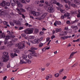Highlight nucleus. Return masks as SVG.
Instances as JSON below:
<instances>
[{
  "label": "nucleus",
  "instance_id": "a878e982",
  "mask_svg": "<svg viewBox=\"0 0 80 80\" xmlns=\"http://www.w3.org/2000/svg\"><path fill=\"white\" fill-rule=\"evenodd\" d=\"M58 10H60V12H61V13H65V10H63L62 9H59V8H58Z\"/></svg>",
  "mask_w": 80,
  "mask_h": 80
},
{
  "label": "nucleus",
  "instance_id": "412c9836",
  "mask_svg": "<svg viewBox=\"0 0 80 80\" xmlns=\"http://www.w3.org/2000/svg\"><path fill=\"white\" fill-rule=\"evenodd\" d=\"M74 2L76 4H77L78 5H80V1H79L78 0H74Z\"/></svg>",
  "mask_w": 80,
  "mask_h": 80
},
{
  "label": "nucleus",
  "instance_id": "e433bc0d",
  "mask_svg": "<svg viewBox=\"0 0 80 80\" xmlns=\"http://www.w3.org/2000/svg\"><path fill=\"white\" fill-rule=\"evenodd\" d=\"M7 33H8V35L9 36H13L11 35V32H10L9 31H7Z\"/></svg>",
  "mask_w": 80,
  "mask_h": 80
},
{
  "label": "nucleus",
  "instance_id": "f257e3e1",
  "mask_svg": "<svg viewBox=\"0 0 80 80\" xmlns=\"http://www.w3.org/2000/svg\"><path fill=\"white\" fill-rule=\"evenodd\" d=\"M45 3L47 5V7H45L46 10H47V12L49 13H53L55 11V9L53 7V5L48 3V2H46Z\"/></svg>",
  "mask_w": 80,
  "mask_h": 80
},
{
  "label": "nucleus",
  "instance_id": "6e6552de",
  "mask_svg": "<svg viewBox=\"0 0 80 80\" xmlns=\"http://www.w3.org/2000/svg\"><path fill=\"white\" fill-rule=\"evenodd\" d=\"M31 13L35 17H38L40 15V12H37L35 11H31Z\"/></svg>",
  "mask_w": 80,
  "mask_h": 80
},
{
  "label": "nucleus",
  "instance_id": "2eb2a0df",
  "mask_svg": "<svg viewBox=\"0 0 80 80\" xmlns=\"http://www.w3.org/2000/svg\"><path fill=\"white\" fill-rule=\"evenodd\" d=\"M31 50H28L29 52H32V53L33 52L32 51H33L34 50H38V48H34L32 47L31 48Z\"/></svg>",
  "mask_w": 80,
  "mask_h": 80
},
{
  "label": "nucleus",
  "instance_id": "c03bdc74",
  "mask_svg": "<svg viewBox=\"0 0 80 80\" xmlns=\"http://www.w3.org/2000/svg\"><path fill=\"white\" fill-rule=\"evenodd\" d=\"M55 77H59V73H57L55 75Z\"/></svg>",
  "mask_w": 80,
  "mask_h": 80
},
{
  "label": "nucleus",
  "instance_id": "c9c22d12",
  "mask_svg": "<svg viewBox=\"0 0 80 80\" xmlns=\"http://www.w3.org/2000/svg\"><path fill=\"white\" fill-rule=\"evenodd\" d=\"M26 62L27 63H28L29 64H30V63H31V61L29 60H26Z\"/></svg>",
  "mask_w": 80,
  "mask_h": 80
},
{
  "label": "nucleus",
  "instance_id": "864d4df0",
  "mask_svg": "<svg viewBox=\"0 0 80 80\" xmlns=\"http://www.w3.org/2000/svg\"><path fill=\"white\" fill-rule=\"evenodd\" d=\"M11 57H12V58H13V57H14V54H13V53H12L11 54Z\"/></svg>",
  "mask_w": 80,
  "mask_h": 80
},
{
  "label": "nucleus",
  "instance_id": "3c124183",
  "mask_svg": "<svg viewBox=\"0 0 80 80\" xmlns=\"http://www.w3.org/2000/svg\"><path fill=\"white\" fill-rule=\"evenodd\" d=\"M42 52H45V50H46V49L45 48H44L42 49Z\"/></svg>",
  "mask_w": 80,
  "mask_h": 80
},
{
  "label": "nucleus",
  "instance_id": "69168bd1",
  "mask_svg": "<svg viewBox=\"0 0 80 80\" xmlns=\"http://www.w3.org/2000/svg\"><path fill=\"white\" fill-rule=\"evenodd\" d=\"M10 64H9L8 65H7V68H10Z\"/></svg>",
  "mask_w": 80,
  "mask_h": 80
},
{
  "label": "nucleus",
  "instance_id": "0e129e2a",
  "mask_svg": "<svg viewBox=\"0 0 80 80\" xmlns=\"http://www.w3.org/2000/svg\"><path fill=\"white\" fill-rule=\"evenodd\" d=\"M50 40V38H46V40L47 41V42H48V41H49Z\"/></svg>",
  "mask_w": 80,
  "mask_h": 80
},
{
  "label": "nucleus",
  "instance_id": "72a5a7b5",
  "mask_svg": "<svg viewBox=\"0 0 80 80\" xmlns=\"http://www.w3.org/2000/svg\"><path fill=\"white\" fill-rule=\"evenodd\" d=\"M35 33H38L39 32V30L37 29H35L34 32Z\"/></svg>",
  "mask_w": 80,
  "mask_h": 80
},
{
  "label": "nucleus",
  "instance_id": "39448f33",
  "mask_svg": "<svg viewBox=\"0 0 80 80\" xmlns=\"http://www.w3.org/2000/svg\"><path fill=\"white\" fill-rule=\"evenodd\" d=\"M33 28H28L25 30V32L27 34H31L33 32Z\"/></svg>",
  "mask_w": 80,
  "mask_h": 80
},
{
  "label": "nucleus",
  "instance_id": "de8ad7c7",
  "mask_svg": "<svg viewBox=\"0 0 80 80\" xmlns=\"http://www.w3.org/2000/svg\"><path fill=\"white\" fill-rule=\"evenodd\" d=\"M4 49H5V47H0V50H4Z\"/></svg>",
  "mask_w": 80,
  "mask_h": 80
},
{
  "label": "nucleus",
  "instance_id": "dca6fc26",
  "mask_svg": "<svg viewBox=\"0 0 80 80\" xmlns=\"http://www.w3.org/2000/svg\"><path fill=\"white\" fill-rule=\"evenodd\" d=\"M57 25H60L62 24V23L60 21H56L54 23V26H57Z\"/></svg>",
  "mask_w": 80,
  "mask_h": 80
},
{
  "label": "nucleus",
  "instance_id": "f8f14e48",
  "mask_svg": "<svg viewBox=\"0 0 80 80\" xmlns=\"http://www.w3.org/2000/svg\"><path fill=\"white\" fill-rule=\"evenodd\" d=\"M15 36L14 35H13V36H8L7 35L6 37L5 40H9L10 38H13L14 37H15Z\"/></svg>",
  "mask_w": 80,
  "mask_h": 80
},
{
  "label": "nucleus",
  "instance_id": "393cba45",
  "mask_svg": "<svg viewBox=\"0 0 80 80\" xmlns=\"http://www.w3.org/2000/svg\"><path fill=\"white\" fill-rule=\"evenodd\" d=\"M16 10L19 12H18V13H19V15H22V13L21 12V11H20V10L18 8H17L16 9Z\"/></svg>",
  "mask_w": 80,
  "mask_h": 80
},
{
  "label": "nucleus",
  "instance_id": "1a4fd4ad",
  "mask_svg": "<svg viewBox=\"0 0 80 80\" xmlns=\"http://www.w3.org/2000/svg\"><path fill=\"white\" fill-rule=\"evenodd\" d=\"M39 39H36L34 40L33 41H30L29 39H28V42H32V43H38V41Z\"/></svg>",
  "mask_w": 80,
  "mask_h": 80
},
{
  "label": "nucleus",
  "instance_id": "5701e85b",
  "mask_svg": "<svg viewBox=\"0 0 80 80\" xmlns=\"http://www.w3.org/2000/svg\"><path fill=\"white\" fill-rule=\"evenodd\" d=\"M64 29L65 30H68V31H69V33H71V32H72V30L71 29H68V27H65Z\"/></svg>",
  "mask_w": 80,
  "mask_h": 80
},
{
  "label": "nucleus",
  "instance_id": "bb28decb",
  "mask_svg": "<svg viewBox=\"0 0 80 80\" xmlns=\"http://www.w3.org/2000/svg\"><path fill=\"white\" fill-rule=\"evenodd\" d=\"M32 54L34 57H37V54L34 52H32Z\"/></svg>",
  "mask_w": 80,
  "mask_h": 80
},
{
  "label": "nucleus",
  "instance_id": "4d7b16f0",
  "mask_svg": "<svg viewBox=\"0 0 80 80\" xmlns=\"http://www.w3.org/2000/svg\"><path fill=\"white\" fill-rule=\"evenodd\" d=\"M9 23L12 26H14V23H13V22L11 23L10 22Z\"/></svg>",
  "mask_w": 80,
  "mask_h": 80
},
{
  "label": "nucleus",
  "instance_id": "58836bf2",
  "mask_svg": "<svg viewBox=\"0 0 80 80\" xmlns=\"http://www.w3.org/2000/svg\"><path fill=\"white\" fill-rule=\"evenodd\" d=\"M32 54H29L28 55L29 58H32Z\"/></svg>",
  "mask_w": 80,
  "mask_h": 80
},
{
  "label": "nucleus",
  "instance_id": "f704fd0d",
  "mask_svg": "<svg viewBox=\"0 0 80 80\" xmlns=\"http://www.w3.org/2000/svg\"><path fill=\"white\" fill-rule=\"evenodd\" d=\"M59 8H57V9L59 8V9H60V10H61V9L62 8H63V5H62V4H60L59 6Z\"/></svg>",
  "mask_w": 80,
  "mask_h": 80
},
{
  "label": "nucleus",
  "instance_id": "f03ea898",
  "mask_svg": "<svg viewBox=\"0 0 80 80\" xmlns=\"http://www.w3.org/2000/svg\"><path fill=\"white\" fill-rule=\"evenodd\" d=\"M10 2L12 6H15L16 4H17L19 8H22L23 7V5L18 0H16L15 2L14 0H11Z\"/></svg>",
  "mask_w": 80,
  "mask_h": 80
},
{
  "label": "nucleus",
  "instance_id": "6ab92c4d",
  "mask_svg": "<svg viewBox=\"0 0 80 80\" xmlns=\"http://www.w3.org/2000/svg\"><path fill=\"white\" fill-rule=\"evenodd\" d=\"M23 59H24V60H27V55L25 54H23L22 57Z\"/></svg>",
  "mask_w": 80,
  "mask_h": 80
},
{
  "label": "nucleus",
  "instance_id": "7ed1b4c3",
  "mask_svg": "<svg viewBox=\"0 0 80 80\" xmlns=\"http://www.w3.org/2000/svg\"><path fill=\"white\" fill-rule=\"evenodd\" d=\"M2 60L4 62H7L8 60V52H4L3 53V55L2 57Z\"/></svg>",
  "mask_w": 80,
  "mask_h": 80
},
{
  "label": "nucleus",
  "instance_id": "9b49d317",
  "mask_svg": "<svg viewBox=\"0 0 80 80\" xmlns=\"http://www.w3.org/2000/svg\"><path fill=\"white\" fill-rule=\"evenodd\" d=\"M67 33H68V32L67 31H64V32H61L59 36H63L64 35H66L67 34Z\"/></svg>",
  "mask_w": 80,
  "mask_h": 80
},
{
  "label": "nucleus",
  "instance_id": "2f4dec72",
  "mask_svg": "<svg viewBox=\"0 0 80 80\" xmlns=\"http://www.w3.org/2000/svg\"><path fill=\"white\" fill-rule=\"evenodd\" d=\"M13 50H14V52H15L19 53V50H18V49L17 48H14V49Z\"/></svg>",
  "mask_w": 80,
  "mask_h": 80
},
{
  "label": "nucleus",
  "instance_id": "4be33fe9",
  "mask_svg": "<svg viewBox=\"0 0 80 80\" xmlns=\"http://www.w3.org/2000/svg\"><path fill=\"white\" fill-rule=\"evenodd\" d=\"M50 2L52 4H56L57 3V1L55 0H52L50 1Z\"/></svg>",
  "mask_w": 80,
  "mask_h": 80
},
{
  "label": "nucleus",
  "instance_id": "a211bd4d",
  "mask_svg": "<svg viewBox=\"0 0 80 80\" xmlns=\"http://www.w3.org/2000/svg\"><path fill=\"white\" fill-rule=\"evenodd\" d=\"M5 1H2L0 4V6H1L2 7H5Z\"/></svg>",
  "mask_w": 80,
  "mask_h": 80
},
{
  "label": "nucleus",
  "instance_id": "423d86ee",
  "mask_svg": "<svg viewBox=\"0 0 80 80\" xmlns=\"http://www.w3.org/2000/svg\"><path fill=\"white\" fill-rule=\"evenodd\" d=\"M18 47V48L20 50H23L24 49V47H25V45H24V44H22V45L21 44L18 43L16 44V47Z\"/></svg>",
  "mask_w": 80,
  "mask_h": 80
},
{
  "label": "nucleus",
  "instance_id": "4468645a",
  "mask_svg": "<svg viewBox=\"0 0 80 80\" xmlns=\"http://www.w3.org/2000/svg\"><path fill=\"white\" fill-rule=\"evenodd\" d=\"M13 45V41H11L8 42L7 44V47H8L9 48L11 47Z\"/></svg>",
  "mask_w": 80,
  "mask_h": 80
},
{
  "label": "nucleus",
  "instance_id": "49530a36",
  "mask_svg": "<svg viewBox=\"0 0 80 80\" xmlns=\"http://www.w3.org/2000/svg\"><path fill=\"white\" fill-rule=\"evenodd\" d=\"M43 33H44V32H39V35H42L43 34Z\"/></svg>",
  "mask_w": 80,
  "mask_h": 80
},
{
  "label": "nucleus",
  "instance_id": "a18cd8bd",
  "mask_svg": "<svg viewBox=\"0 0 80 80\" xmlns=\"http://www.w3.org/2000/svg\"><path fill=\"white\" fill-rule=\"evenodd\" d=\"M6 5L7 6H10V3L8 2H7L6 3Z\"/></svg>",
  "mask_w": 80,
  "mask_h": 80
},
{
  "label": "nucleus",
  "instance_id": "473e14b6",
  "mask_svg": "<svg viewBox=\"0 0 80 80\" xmlns=\"http://www.w3.org/2000/svg\"><path fill=\"white\" fill-rule=\"evenodd\" d=\"M61 31V29L59 28H57L55 30V32L56 33H58V32H60Z\"/></svg>",
  "mask_w": 80,
  "mask_h": 80
},
{
  "label": "nucleus",
  "instance_id": "c85d7f7f",
  "mask_svg": "<svg viewBox=\"0 0 80 80\" xmlns=\"http://www.w3.org/2000/svg\"><path fill=\"white\" fill-rule=\"evenodd\" d=\"M4 25H6L7 27H10V25H9L8 24H7L8 22H7L6 21H4L3 22Z\"/></svg>",
  "mask_w": 80,
  "mask_h": 80
},
{
  "label": "nucleus",
  "instance_id": "bf43d9fd",
  "mask_svg": "<svg viewBox=\"0 0 80 80\" xmlns=\"http://www.w3.org/2000/svg\"><path fill=\"white\" fill-rule=\"evenodd\" d=\"M40 3H44V2H45V1H44V0H41L40 1Z\"/></svg>",
  "mask_w": 80,
  "mask_h": 80
},
{
  "label": "nucleus",
  "instance_id": "774afa93",
  "mask_svg": "<svg viewBox=\"0 0 80 80\" xmlns=\"http://www.w3.org/2000/svg\"><path fill=\"white\" fill-rule=\"evenodd\" d=\"M39 5L40 7H43V4L41 3L39 4Z\"/></svg>",
  "mask_w": 80,
  "mask_h": 80
},
{
  "label": "nucleus",
  "instance_id": "e2e57ef3",
  "mask_svg": "<svg viewBox=\"0 0 80 80\" xmlns=\"http://www.w3.org/2000/svg\"><path fill=\"white\" fill-rule=\"evenodd\" d=\"M47 29H45V28H42V30L43 31V32H44V31H45V30H46Z\"/></svg>",
  "mask_w": 80,
  "mask_h": 80
},
{
  "label": "nucleus",
  "instance_id": "ea45409f",
  "mask_svg": "<svg viewBox=\"0 0 80 80\" xmlns=\"http://www.w3.org/2000/svg\"><path fill=\"white\" fill-rule=\"evenodd\" d=\"M29 38L30 39H33L35 38V37L33 36H30Z\"/></svg>",
  "mask_w": 80,
  "mask_h": 80
},
{
  "label": "nucleus",
  "instance_id": "c756f323",
  "mask_svg": "<svg viewBox=\"0 0 80 80\" xmlns=\"http://www.w3.org/2000/svg\"><path fill=\"white\" fill-rule=\"evenodd\" d=\"M20 63L21 64H23V63H27V62L24 61L23 60H20Z\"/></svg>",
  "mask_w": 80,
  "mask_h": 80
},
{
  "label": "nucleus",
  "instance_id": "79ce46f5",
  "mask_svg": "<svg viewBox=\"0 0 80 80\" xmlns=\"http://www.w3.org/2000/svg\"><path fill=\"white\" fill-rule=\"evenodd\" d=\"M20 10H21V12H26V11L25 10L22 8H21Z\"/></svg>",
  "mask_w": 80,
  "mask_h": 80
},
{
  "label": "nucleus",
  "instance_id": "603ef678",
  "mask_svg": "<svg viewBox=\"0 0 80 80\" xmlns=\"http://www.w3.org/2000/svg\"><path fill=\"white\" fill-rule=\"evenodd\" d=\"M23 27H21L19 28L18 30H21L23 29Z\"/></svg>",
  "mask_w": 80,
  "mask_h": 80
},
{
  "label": "nucleus",
  "instance_id": "20e7f679",
  "mask_svg": "<svg viewBox=\"0 0 80 80\" xmlns=\"http://www.w3.org/2000/svg\"><path fill=\"white\" fill-rule=\"evenodd\" d=\"M64 2H65L66 3H68L69 6H72L73 7L75 8L77 7V6L74 3H72L71 2L69 1L68 0H64Z\"/></svg>",
  "mask_w": 80,
  "mask_h": 80
},
{
  "label": "nucleus",
  "instance_id": "37998d69",
  "mask_svg": "<svg viewBox=\"0 0 80 80\" xmlns=\"http://www.w3.org/2000/svg\"><path fill=\"white\" fill-rule=\"evenodd\" d=\"M63 70H64V69H62L60 70V71H59V73H60V74H61L62 73V72L63 71Z\"/></svg>",
  "mask_w": 80,
  "mask_h": 80
},
{
  "label": "nucleus",
  "instance_id": "0eeeda50",
  "mask_svg": "<svg viewBox=\"0 0 80 80\" xmlns=\"http://www.w3.org/2000/svg\"><path fill=\"white\" fill-rule=\"evenodd\" d=\"M48 15V13H45L42 14L40 17H37L36 18V19L37 20H42V19H43L45 18V16H47Z\"/></svg>",
  "mask_w": 80,
  "mask_h": 80
},
{
  "label": "nucleus",
  "instance_id": "9d476101",
  "mask_svg": "<svg viewBox=\"0 0 80 80\" xmlns=\"http://www.w3.org/2000/svg\"><path fill=\"white\" fill-rule=\"evenodd\" d=\"M13 22L15 23L16 25H19V26H20V25H22V23L20 21H18V22H17L16 20H13Z\"/></svg>",
  "mask_w": 80,
  "mask_h": 80
},
{
  "label": "nucleus",
  "instance_id": "7c9ffc66",
  "mask_svg": "<svg viewBox=\"0 0 80 80\" xmlns=\"http://www.w3.org/2000/svg\"><path fill=\"white\" fill-rule=\"evenodd\" d=\"M77 52H72V54H71L70 57H69V58H71L72 57V56H73V55H74V54H75V53H76Z\"/></svg>",
  "mask_w": 80,
  "mask_h": 80
},
{
  "label": "nucleus",
  "instance_id": "ddd939ff",
  "mask_svg": "<svg viewBox=\"0 0 80 80\" xmlns=\"http://www.w3.org/2000/svg\"><path fill=\"white\" fill-rule=\"evenodd\" d=\"M2 33V31H0V38H5V33H3L1 34V33Z\"/></svg>",
  "mask_w": 80,
  "mask_h": 80
},
{
  "label": "nucleus",
  "instance_id": "09e8293b",
  "mask_svg": "<svg viewBox=\"0 0 80 80\" xmlns=\"http://www.w3.org/2000/svg\"><path fill=\"white\" fill-rule=\"evenodd\" d=\"M40 3V2L39 1H36L35 2V4H38V3Z\"/></svg>",
  "mask_w": 80,
  "mask_h": 80
},
{
  "label": "nucleus",
  "instance_id": "13d9d810",
  "mask_svg": "<svg viewBox=\"0 0 80 80\" xmlns=\"http://www.w3.org/2000/svg\"><path fill=\"white\" fill-rule=\"evenodd\" d=\"M49 78H51L52 77V75H48Z\"/></svg>",
  "mask_w": 80,
  "mask_h": 80
},
{
  "label": "nucleus",
  "instance_id": "a19ab883",
  "mask_svg": "<svg viewBox=\"0 0 80 80\" xmlns=\"http://www.w3.org/2000/svg\"><path fill=\"white\" fill-rule=\"evenodd\" d=\"M43 43H42L41 42L39 43V47L40 48H41V47H42L43 46Z\"/></svg>",
  "mask_w": 80,
  "mask_h": 80
},
{
  "label": "nucleus",
  "instance_id": "aec40b11",
  "mask_svg": "<svg viewBox=\"0 0 80 80\" xmlns=\"http://www.w3.org/2000/svg\"><path fill=\"white\" fill-rule=\"evenodd\" d=\"M70 13H68L67 12H65V14H64V17H69L70 16Z\"/></svg>",
  "mask_w": 80,
  "mask_h": 80
},
{
  "label": "nucleus",
  "instance_id": "680f3d73",
  "mask_svg": "<svg viewBox=\"0 0 80 80\" xmlns=\"http://www.w3.org/2000/svg\"><path fill=\"white\" fill-rule=\"evenodd\" d=\"M66 23H67V24H70V22L69 21H67L66 22Z\"/></svg>",
  "mask_w": 80,
  "mask_h": 80
},
{
  "label": "nucleus",
  "instance_id": "052dcab7",
  "mask_svg": "<svg viewBox=\"0 0 80 80\" xmlns=\"http://www.w3.org/2000/svg\"><path fill=\"white\" fill-rule=\"evenodd\" d=\"M22 37H24L26 36V35L25 34H22Z\"/></svg>",
  "mask_w": 80,
  "mask_h": 80
},
{
  "label": "nucleus",
  "instance_id": "f3484780",
  "mask_svg": "<svg viewBox=\"0 0 80 80\" xmlns=\"http://www.w3.org/2000/svg\"><path fill=\"white\" fill-rule=\"evenodd\" d=\"M5 14V11L3 9L0 10V16L3 15Z\"/></svg>",
  "mask_w": 80,
  "mask_h": 80
},
{
  "label": "nucleus",
  "instance_id": "8fccbe9b",
  "mask_svg": "<svg viewBox=\"0 0 80 80\" xmlns=\"http://www.w3.org/2000/svg\"><path fill=\"white\" fill-rule=\"evenodd\" d=\"M43 37H42L41 38H40V39H39V40L40 42H41L42 40H43Z\"/></svg>",
  "mask_w": 80,
  "mask_h": 80
},
{
  "label": "nucleus",
  "instance_id": "cd10ccee",
  "mask_svg": "<svg viewBox=\"0 0 80 80\" xmlns=\"http://www.w3.org/2000/svg\"><path fill=\"white\" fill-rule=\"evenodd\" d=\"M71 28H73L74 30H77V29H78V27H77V26H72Z\"/></svg>",
  "mask_w": 80,
  "mask_h": 80
},
{
  "label": "nucleus",
  "instance_id": "b1692460",
  "mask_svg": "<svg viewBox=\"0 0 80 80\" xmlns=\"http://www.w3.org/2000/svg\"><path fill=\"white\" fill-rule=\"evenodd\" d=\"M67 38H68V36H65L61 37V39H62V40H65V39H67Z\"/></svg>",
  "mask_w": 80,
  "mask_h": 80
},
{
  "label": "nucleus",
  "instance_id": "5fc2aeb1",
  "mask_svg": "<svg viewBox=\"0 0 80 80\" xmlns=\"http://www.w3.org/2000/svg\"><path fill=\"white\" fill-rule=\"evenodd\" d=\"M55 35H53L52 36L51 39H52V40H53V39L55 38Z\"/></svg>",
  "mask_w": 80,
  "mask_h": 80
},
{
  "label": "nucleus",
  "instance_id": "6e6d98bb",
  "mask_svg": "<svg viewBox=\"0 0 80 80\" xmlns=\"http://www.w3.org/2000/svg\"><path fill=\"white\" fill-rule=\"evenodd\" d=\"M65 17H66L65 16V15H64V16L62 15L61 16V18H62V19H63V18H65Z\"/></svg>",
  "mask_w": 80,
  "mask_h": 80
},
{
  "label": "nucleus",
  "instance_id": "4c0bfd02",
  "mask_svg": "<svg viewBox=\"0 0 80 80\" xmlns=\"http://www.w3.org/2000/svg\"><path fill=\"white\" fill-rule=\"evenodd\" d=\"M19 1L22 3H25V1L24 0H19Z\"/></svg>",
  "mask_w": 80,
  "mask_h": 80
},
{
  "label": "nucleus",
  "instance_id": "338daca9",
  "mask_svg": "<svg viewBox=\"0 0 80 80\" xmlns=\"http://www.w3.org/2000/svg\"><path fill=\"white\" fill-rule=\"evenodd\" d=\"M48 78H49V77H48V75L46 78V80H48Z\"/></svg>",
  "mask_w": 80,
  "mask_h": 80
}]
</instances>
